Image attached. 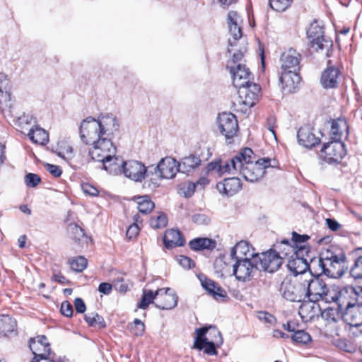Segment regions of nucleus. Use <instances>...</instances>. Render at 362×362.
<instances>
[{"label":"nucleus","instance_id":"f257e3e1","mask_svg":"<svg viewBox=\"0 0 362 362\" xmlns=\"http://www.w3.org/2000/svg\"><path fill=\"white\" fill-rule=\"evenodd\" d=\"M362 285L350 287L339 292V296L332 297V300L338 304L343 313V317L351 327L357 328L362 325Z\"/></svg>","mask_w":362,"mask_h":362},{"label":"nucleus","instance_id":"f03ea898","mask_svg":"<svg viewBox=\"0 0 362 362\" xmlns=\"http://www.w3.org/2000/svg\"><path fill=\"white\" fill-rule=\"evenodd\" d=\"M116 147L110 137L102 136L92 144L89 155L94 160L102 162L103 168L110 174H117L120 171L118 158L115 156Z\"/></svg>","mask_w":362,"mask_h":362},{"label":"nucleus","instance_id":"7ed1b4c3","mask_svg":"<svg viewBox=\"0 0 362 362\" xmlns=\"http://www.w3.org/2000/svg\"><path fill=\"white\" fill-rule=\"evenodd\" d=\"M317 262L322 269V273L329 278H340L348 269L346 257L344 253L335 255L331 250L321 254Z\"/></svg>","mask_w":362,"mask_h":362},{"label":"nucleus","instance_id":"20e7f679","mask_svg":"<svg viewBox=\"0 0 362 362\" xmlns=\"http://www.w3.org/2000/svg\"><path fill=\"white\" fill-rule=\"evenodd\" d=\"M254 153L250 155L249 159H245V161L242 163L239 174L248 182H255L260 180L266 173V169L268 168L276 167V161L272 160L269 158H260L254 161Z\"/></svg>","mask_w":362,"mask_h":362},{"label":"nucleus","instance_id":"39448f33","mask_svg":"<svg viewBox=\"0 0 362 362\" xmlns=\"http://www.w3.org/2000/svg\"><path fill=\"white\" fill-rule=\"evenodd\" d=\"M308 277L305 278L303 281L305 286V292L307 293L306 298H309L310 301L315 302L322 298L329 300V299L332 300V297L339 296V292L332 295L326 284L319 276H314L309 274Z\"/></svg>","mask_w":362,"mask_h":362},{"label":"nucleus","instance_id":"423d86ee","mask_svg":"<svg viewBox=\"0 0 362 362\" xmlns=\"http://www.w3.org/2000/svg\"><path fill=\"white\" fill-rule=\"evenodd\" d=\"M279 291L283 298L292 302H301L306 299L307 293L302 277L296 280L286 276L281 284Z\"/></svg>","mask_w":362,"mask_h":362},{"label":"nucleus","instance_id":"0eeeda50","mask_svg":"<svg viewBox=\"0 0 362 362\" xmlns=\"http://www.w3.org/2000/svg\"><path fill=\"white\" fill-rule=\"evenodd\" d=\"M29 347L34 355L30 362H55V354L51 351L49 342L45 335L31 338Z\"/></svg>","mask_w":362,"mask_h":362},{"label":"nucleus","instance_id":"6e6552de","mask_svg":"<svg viewBox=\"0 0 362 362\" xmlns=\"http://www.w3.org/2000/svg\"><path fill=\"white\" fill-rule=\"evenodd\" d=\"M293 252L288 258L287 267L295 276L305 274L310 269V263L316 260L315 257H310V250H292Z\"/></svg>","mask_w":362,"mask_h":362},{"label":"nucleus","instance_id":"1a4fd4ad","mask_svg":"<svg viewBox=\"0 0 362 362\" xmlns=\"http://www.w3.org/2000/svg\"><path fill=\"white\" fill-rule=\"evenodd\" d=\"M208 330L209 329L206 327H203L196 329V337L194 338L193 346L198 350H202L204 349V353L209 355H216L217 351L215 348V344H222L223 339L221 334L219 331L214 329V335L216 339H215L214 341H209V339L205 336L208 332Z\"/></svg>","mask_w":362,"mask_h":362},{"label":"nucleus","instance_id":"9d476101","mask_svg":"<svg viewBox=\"0 0 362 362\" xmlns=\"http://www.w3.org/2000/svg\"><path fill=\"white\" fill-rule=\"evenodd\" d=\"M253 261L258 264V269L272 273L282 264L283 258L276 250H266L260 254H252Z\"/></svg>","mask_w":362,"mask_h":362},{"label":"nucleus","instance_id":"9b49d317","mask_svg":"<svg viewBox=\"0 0 362 362\" xmlns=\"http://www.w3.org/2000/svg\"><path fill=\"white\" fill-rule=\"evenodd\" d=\"M307 36L312 48L317 52L324 49L328 51L332 47V41L325 37L323 27L315 20L310 23Z\"/></svg>","mask_w":362,"mask_h":362},{"label":"nucleus","instance_id":"f8f14e48","mask_svg":"<svg viewBox=\"0 0 362 362\" xmlns=\"http://www.w3.org/2000/svg\"><path fill=\"white\" fill-rule=\"evenodd\" d=\"M103 136L98 119L88 117L83 119L80 127V137L86 144L92 145Z\"/></svg>","mask_w":362,"mask_h":362},{"label":"nucleus","instance_id":"ddd939ff","mask_svg":"<svg viewBox=\"0 0 362 362\" xmlns=\"http://www.w3.org/2000/svg\"><path fill=\"white\" fill-rule=\"evenodd\" d=\"M251 153V148H244L232 158L226 161L220 160V175L225 173L235 175L239 173L242 163L245 161V159H249L248 158Z\"/></svg>","mask_w":362,"mask_h":362},{"label":"nucleus","instance_id":"4468645a","mask_svg":"<svg viewBox=\"0 0 362 362\" xmlns=\"http://www.w3.org/2000/svg\"><path fill=\"white\" fill-rule=\"evenodd\" d=\"M122 167L125 177L135 182H141L146 175L152 173V170H148L141 162L134 160L123 162ZM153 167L149 166L148 169Z\"/></svg>","mask_w":362,"mask_h":362},{"label":"nucleus","instance_id":"2eb2a0df","mask_svg":"<svg viewBox=\"0 0 362 362\" xmlns=\"http://www.w3.org/2000/svg\"><path fill=\"white\" fill-rule=\"evenodd\" d=\"M324 159L329 163H339L346 154L345 145L338 140H332L325 143L321 149Z\"/></svg>","mask_w":362,"mask_h":362},{"label":"nucleus","instance_id":"dca6fc26","mask_svg":"<svg viewBox=\"0 0 362 362\" xmlns=\"http://www.w3.org/2000/svg\"><path fill=\"white\" fill-rule=\"evenodd\" d=\"M218 126L226 140L233 139L238 130V120L235 115L223 112L218 117Z\"/></svg>","mask_w":362,"mask_h":362},{"label":"nucleus","instance_id":"f3484780","mask_svg":"<svg viewBox=\"0 0 362 362\" xmlns=\"http://www.w3.org/2000/svg\"><path fill=\"white\" fill-rule=\"evenodd\" d=\"M178 171L180 170L177 160L172 157H165L162 158L156 167H153V171L151 174H155L161 179H171Z\"/></svg>","mask_w":362,"mask_h":362},{"label":"nucleus","instance_id":"a211bd4d","mask_svg":"<svg viewBox=\"0 0 362 362\" xmlns=\"http://www.w3.org/2000/svg\"><path fill=\"white\" fill-rule=\"evenodd\" d=\"M239 95V103L243 105L252 107L258 100L260 95L261 88L255 83L250 81L245 86L238 87Z\"/></svg>","mask_w":362,"mask_h":362},{"label":"nucleus","instance_id":"6ab92c4d","mask_svg":"<svg viewBox=\"0 0 362 362\" xmlns=\"http://www.w3.org/2000/svg\"><path fill=\"white\" fill-rule=\"evenodd\" d=\"M226 68L230 71L232 83L235 88L245 86L253 79V75L245 64H238L236 66L227 64Z\"/></svg>","mask_w":362,"mask_h":362},{"label":"nucleus","instance_id":"aec40b11","mask_svg":"<svg viewBox=\"0 0 362 362\" xmlns=\"http://www.w3.org/2000/svg\"><path fill=\"white\" fill-rule=\"evenodd\" d=\"M257 269H258V264L253 261V256H252V259L245 258L238 260L233 266V274L239 281H246L252 278L253 272Z\"/></svg>","mask_w":362,"mask_h":362},{"label":"nucleus","instance_id":"412c9836","mask_svg":"<svg viewBox=\"0 0 362 362\" xmlns=\"http://www.w3.org/2000/svg\"><path fill=\"white\" fill-rule=\"evenodd\" d=\"M156 302L154 305L161 310H170L177 305L178 297L170 288H158L156 291Z\"/></svg>","mask_w":362,"mask_h":362},{"label":"nucleus","instance_id":"4be33fe9","mask_svg":"<svg viewBox=\"0 0 362 362\" xmlns=\"http://www.w3.org/2000/svg\"><path fill=\"white\" fill-rule=\"evenodd\" d=\"M314 129L309 125L300 127L297 133L298 142L303 147L310 148L320 142V139L315 134Z\"/></svg>","mask_w":362,"mask_h":362},{"label":"nucleus","instance_id":"5701e85b","mask_svg":"<svg viewBox=\"0 0 362 362\" xmlns=\"http://www.w3.org/2000/svg\"><path fill=\"white\" fill-rule=\"evenodd\" d=\"M98 121L103 136L110 137L119 131V124L117 117L112 114L101 115L98 117Z\"/></svg>","mask_w":362,"mask_h":362},{"label":"nucleus","instance_id":"b1692460","mask_svg":"<svg viewBox=\"0 0 362 362\" xmlns=\"http://www.w3.org/2000/svg\"><path fill=\"white\" fill-rule=\"evenodd\" d=\"M300 60V54L295 49H290L284 52L281 57V69L298 71L299 69V64Z\"/></svg>","mask_w":362,"mask_h":362},{"label":"nucleus","instance_id":"393cba45","mask_svg":"<svg viewBox=\"0 0 362 362\" xmlns=\"http://www.w3.org/2000/svg\"><path fill=\"white\" fill-rule=\"evenodd\" d=\"M242 187L240 180L238 177L226 178L223 182H218L216 188L220 193L228 197L236 194Z\"/></svg>","mask_w":362,"mask_h":362},{"label":"nucleus","instance_id":"a878e982","mask_svg":"<svg viewBox=\"0 0 362 362\" xmlns=\"http://www.w3.org/2000/svg\"><path fill=\"white\" fill-rule=\"evenodd\" d=\"M238 14L237 12L230 11L228 13V23L229 28V33L233 37V39H228V46L233 47L236 45V42L242 37V30L240 27L238 25Z\"/></svg>","mask_w":362,"mask_h":362},{"label":"nucleus","instance_id":"bb28decb","mask_svg":"<svg viewBox=\"0 0 362 362\" xmlns=\"http://www.w3.org/2000/svg\"><path fill=\"white\" fill-rule=\"evenodd\" d=\"M340 71L334 66H328L322 72L320 78L322 86L325 88H334L337 86Z\"/></svg>","mask_w":362,"mask_h":362},{"label":"nucleus","instance_id":"cd10ccee","mask_svg":"<svg viewBox=\"0 0 362 362\" xmlns=\"http://www.w3.org/2000/svg\"><path fill=\"white\" fill-rule=\"evenodd\" d=\"M300 78L297 71L281 70L279 77V82L282 85L283 89H287L288 91H292L296 88L297 84L300 83Z\"/></svg>","mask_w":362,"mask_h":362},{"label":"nucleus","instance_id":"c85d7f7f","mask_svg":"<svg viewBox=\"0 0 362 362\" xmlns=\"http://www.w3.org/2000/svg\"><path fill=\"white\" fill-rule=\"evenodd\" d=\"M163 243L168 247H182L185 244V239L182 233L177 229L167 230L164 234Z\"/></svg>","mask_w":362,"mask_h":362},{"label":"nucleus","instance_id":"c756f323","mask_svg":"<svg viewBox=\"0 0 362 362\" xmlns=\"http://www.w3.org/2000/svg\"><path fill=\"white\" fill-rule=\"evenodd\" d=\"M202 287L216 300H224L226 291L214 281L205 278L201 280Z\"/></svg>","mask_w":362,"mask_h":362},{"label":"nucleus","instance_id":"7c9ffc66","mask_svg":"<svg viewBox=\"0 0 362 362\" xmlns=\"http://www.w3.org/2000/svg\"><path fill=\"white\" fill-rule=\"evenodd\" d=\"M201 165V159L199 157L193 154L182 158L178 163L180 172L188 174L193 172Z\"/></svg>","mask_w":362,"mask_h":362},{"label":"nucleus","instance_id":"2f4dec72","mask_svg":"<svg viewBox=\"0 0 362 362\" xmlns=\"http://www.w3.org/2000/svg\"><path fill=\"white\" fill-rule=\"evenodd\" d=\"M347 122L342 119L333 120L331 125L330 135L332 140L341 141L344 132L348 133Z\"/></svg>","mask_w":362,"mask_h":362},{"label":"nucleus","instance_id":"473e14b6","mask_svg":"<svg viewBox=\"0 0 362 362\" xmlns=\"http://www.w3.org/2000/svg\"><path fill=\"white\" fill-rule=\"evenodd\" d=\"M11 100V85L7 76L0 73V103L6 104Z\"/></svg>","mask_w":362,"mask_h":362},{"label":"nucleus","instance_id":"72a5a7b5","mask_svg":"<svg viewBox=\"0 0 362 362\" xmlns=\"http://www.w3.org/2000/svg\"><path fill=\"white\" fill-rule=\"evenodd\" d=\"M28 138L35 144L45 145L49 141L48 134L43 129L33 127L28 133Z\"/></svg>","mask_w":362,"mask_h":362},{"label":"nucleus","instance_id":"f704fd0d","mask_svg":"<svg viewBox=\"0 0 362 362\" xmlns=\"http://www.w3.org/2000/svg\"><path fill=\"white\" fill-rule=\"evenodd\" d=\"M190 249H215L216 240L208 238H197L189 241Z\"/></svg>","mask_w":362,"mask_h":362},{"label":"nucleus","instance_id":"c9c22d12","mask_svg":"<svg viewBox=\"0 0 362 362\" xmlns=\"http://www.w3.org/2000/svg\"><path fill=\"white\" fill-rule=\"evenodd\" d=\"M16 327V321L8 315L0 316V333L6 336Z\"/></svg>","mask_w":362,"mask_h":362},{"label":"nucleus","instance_id":"e433bc0d","mask_svg":"<svg viewBox=\"0 0 362 362\" xmlns=\"http://www.w3.org/2000/svg\"><path fill=\"white\" fill-rule=\"evenodd\" d=\"M134 200L138 204L139 211L142 214H149L155 207L154 203L146 195L136 197Z\"/></svg>","mask_w":362,"mask_h":362},{"label":"nucleus","instance_id":"4c0bfd02","mask_svg":"<svg viewBox=\"0 0 362 362\" xmlns=\"http://www.w3.org/2000/svg\"><path fill=\"white\" fill-rule=\"evenodd\" d=\"M155 302H156V291L153 292L152 290L144 288L138 308L146 310L151 303L154 305Z\"/></svg>","mask_w":362,"mask_h":362},{"label":"nucleus","instance_id":"58836bf2","mask_svg":"<svg viewBox=\"0 0 362 362\" xmlns=\"http://www.w3.org/2000/svg\"><path fill=\"white\" fill-rule=\"evenodd\" d=\"M86 322L91 327H98L103 328L105 327V323L103 317L96 313H88L85 315Z\"/></svg>","mask_w":362,"mask_h":362},{"label":"nucleus","instance_id":"ea45409f","mask_svg":"<svg viewBox=\"0 0 362 362\" xmlns=\"http://www.w3.org/2000/svg\"><path fill=\"white\" fill-rule=\"evenodd\" d=\"M168 224V218L163 213H160L156 216H153L150 219V226L154 229L164 228Z\"/></svg>","mask_w":362,"mask_h":362},{"label":"nucleus","instance_id":"a19ab883","mask_svg":"<svg viewBox=\"0 0 362 362\" xmlns=\"http://www.w3.org/2000/svg\"><path fill=\"white\" fill-rule=\"evenodd\" d=\"M293 0H269V6L274 11L282 12L286 10L291 4Z\"/></svg>","mask_w":362,"mask_h":362},{"label":"nucleus","instance_id":"79ce46f5","mask_svg":"<svg viewBox=\"0 0 362 362\" xmlns=\"http://www.w3.org/2000/svg\"><path fill=\"white\" fill-rule=\"evenodd\" d=\"M69 264L72 270L81 272L86 268L87 259L83 256H78L71 260Z\"/></svg>","mask_w":362,"mask_h":362},{"label":"nucleus","instance_id":"37998d69","mask_svg":"<svg viewBox=\"0 0 362 362\" xmlns=\"http://www.w3.org/2000/svg\"><path fill=\"white\" fill-rule=\"evenodd\" d=\"M291 338L295 342L300 344H307L311 340L310 335L304 330L294 332L291 335Z\"/></svg>","mask_w":362,"mask_h":362},{"label":"nucleus","instance_id":"c03bdc74","mask_svg":"<svg viewBox=\"0 0 362 362\" xmlns=\"http://www.w3.org/2000/svg\"><path fill=\"white\" fill-rule=\"evenodd\" d=\"M350 274L354 279H362V256L356 259Z\"/></svg>","mask_w":362,"mask_h":362},{"label":"nucleus","instance_id":"a18cd8bd","mask_svg":"<svg viewBox=\"0 0 362 362\" xmlns=\"http://www.w3.org/2000/svg\"><path fill=\"white\" fill-rule=\"evenodd\" d=\"M68 233L76 240H80L84 236L83 230L76 223H70L67 227Z\"/></svg>","mask_w":362,"mask_h":362},{"label":"nucleus","instance_id":"49530a36","mask_svg":"<svg viewBox=\"0 0 362 362\" xmlns=\"http://www.w3.org/2000/svg\"><path fill=\"white\" fill-rule=\"evenodd\" d=\"M131 332L135 335V336H141L143 335L144 330H145V325L141 320L139 319H135L134 320L133 324L131 325Z\"/></svg>","mask_w":362,"mask_h":362},{"label":"nucleus","instance_id":"de8ad7c7","mask_svg":"<svg viewBox=\"0 0 362 362\" xmlns=\"http://www.w3.org/2000/svg\"><path fill=\"white\" fill-rule=\"evenodd\" d=\"M41 181L39 175L34 173H28L25 176V182L30 187H35Z\"/></svg>","mask_w":362,"mask_h":362},{"label":"nucleus","instance_id":"09e8293b","mask_svg":"<svg viewBox=\"0 0 362 362\" xmlns=\"http://www.w3.org/2000/svg\"><path fill=\"white\" fill-rule=\"evenodd\" d=\"M177 261L179 264L185 269H192L194 267V262L187 256L180 255L177 257Z\"/></svg>","mask_w":362,"mask_h":362},{"label":"nucleus","instance_id":"8fccbe9b","mask_svg":"<svg viewBox=\"0 0 362 362\" xmlns=\"http://www.w3.org/2000/svg\"><path fill=\"white\" fill-rule=\"evenodd\" d=\"M245 52V48L242 49H238L233 54V58L231 60L228 62L227 64H230L232 66H236L238 64H240V61L242 60L244 52Z\"/></svg>","mask_w":362,"mask_h":362},{"label":"nucleus","instance_id":"3c124183","mask_svg":"<svg viewBox=\"0 0 362 362\" xmlns=\"http://www.w3.org/2000/svg\"><path fill=\"white\" fill-rule=\"evenodd\" d=\"M139 232V228L138 224L133 223L129 226L127 230L126 235L128 239L132 240L137 236Z\"/></svg>","mask_w":362,"mask_h":362},{"label":"nucleus","instance_id":"603ef678","mask_svg":"<svg viewBox=\"0 0 362 362\" xmlns=\"http://www.w3.org/2000/svg\"><path fill=\"white\" fill-rule=\"evenodd\" d=\"M61 313L63 315L66 317H71L73 314V307L72 305L68 301H64L62 303L61 305Z\"/></svg>","mask_w":362,"mask_h":362},{"label":"nucleus","instance_id":"864d4df0","mask_svg":"<svg viewBox=\"0 0 362 362\" xmlns=\"http://www.w3.org/2000/svg\"><path fill=\"white\" fill-rule=\"evenodd\" d=\"M292 242L295 246L296 243H305L310 239L308 235H300L295 231L292 232Z\"/></svg>","mask_w":362,"mask_h":362},{"label":"nucleus","instance_id":"5fc2aeb1","mask_svg":"<svg viewBox=\"0 0 362 362\" xmlns=\"http://www.w3.org/2000/svg\"><path fill=\"white\" fill-rule=\"evenodd\" d=\"M81 187L85 194L91 197H96L98 194V189L88 183L82 185Z\"/></svg>","mask_w":362,"mask_h":362},{"label":"nucleus","instance_id":"6e6d98bb","mask_svg":"<svg viewBox=\"0 0 362 362\" xmlns=\"http://www.w3.org/2000/svg\"><path fill=\"white\" fill-rule=\"evenodd\" d=\"M45 168L51 175L55 177H59L62 173L60 168L55 165L47 163L45 165Z\"/></svg>","mask_w":362,"mask_h":362},{"label":"nucleus","instance_id":"4d7b16f0","mask_svg":"<svg viewBox=\"0 0 362 362\" xmlns=\"http://www.w3.org/2000/svg\"><path fill=\"white\" fill-rule=\"evenodd\" d=\"M74 306L77 313H83L86 311V305L81 298H76L74 300Z\"/></svg>","mask_w":362,"mask_h":362},{"label":"nucleus","instance_id":"13d9d810","mask_svg":"<svg viewBox=\"0 0 362 362\" xmlns=\"http://www.w3.org/2000/svg\"><path fill=\"white\" fill-rule=\"evenodd\" d=\"M325 221L328 228L332 231H337L341 228V225L334 219L327 218Z\"/></svg>","mask_w":362,"mask_h":362},{"label":"nucleus","instance_id":"bf43d9fd","mask_svg":"<svg viewBox=\"0 0 362 362\" xmlns=\"http://www.w3.org/2000/svg\"><path fill=\"white\" fill-rule=\"evenodd\" d=\"M192 219L197 224H208L209 222V219L204 214H195Z\"/></svg>","mask_w":362,"mask_h":362},{"label":"nucleus","instance_id":"052dcab7","mask_svg":"<svg viewBox=\"0 0 362 362\" xmlns=\"http://www.w3.org/2000/svg\"><path fill=\"white\" fill-rule=\"evenodd\" d=\"M258 317H259V319L262 320L265 322L269 323V324H272L275 320L274 317L272 315H271L267 312H260L259 313Z\"/></svg>","mask_w":362,"mask_h":362},{"label":"nucleus","instance_id":"680f3d73","mask_svg":"<svg viewBox=\"0 0 362 362\" xmlns=\"http://www.w3.org/2000/svg\"><path fill=\"white\" fill-rule=\"evenodd\" d=\"M220 160H215L209 163L206 166L208 173L211 171H216L220 175Z\"/></svg>","mask_w":362,"mask_h":362},{"label":"nucleus","instance_id":"e2e57ef3","mask_svg":"<svg viewBox=\"0 0 362 362\" xmlns=\"http://www.w3.org/2000/svg\"><path fill=\"white\" fill-rule=\"evenodd\" d=\"M255 249L250 243L247 240H240L238 243H237L233 247H232L230 249Z\"/></svg>","mask_w":362,"mask_h":362},{"label":"nucleus","instance_id":"0e129e2a","mask_svg":"<svg viewBox=\"0 0 362 362\" xmlns=\"http://www.w3.org/2000/svg\"><path fill=\"white\" fill-rule=\"evenodd\" d=\"M98 291L104 294H109L112 291V285L109 283H101L99 285Z\"/></svg>","mask_w":362,"mask_h":362},{"label":"nucleus","instance_id":"69168bd1","mask_svg":"<svg viewBox=\"0 0 362 362\" xmlns=\"http://www.w3.org/2000/svg\"><path fill=\"white\" fill-rule=\"evenodd\" d=\"M33 120V116L30 115H23L18 118V123L20 125L21 124H30Z\"/></svg>","mask_w":362,"mask_h":362},{"label":"nucleus","instance_id":"338daca9","mask_svg":"<svg viewBox=\"0 0 362 362\" xmlns=\"http://www.w3.org/2000/svg\"><path fill=\"white\" fill-rule=\"evenodd\" d=\"M52 279L59 284H66L68 280L60 273H54L52 277Z\"/></svg>","mask_w":362,"mask_h":362},{"label":"nucleus","instance_id":"774afa93","mask_svg":"<svg viewBox=\"0 0 362 362\" xmlns=\"http://www.w3.org/2000/svg\"><path fill=\"white\" fill-rule=\"evenodd\" d=\"M196 187L197 185L195 183H189L187 190L184 192L185 196L187 197H191L194 194Z\"/></svg>","mask_w":362,"mask_h":362}]
</instances>
